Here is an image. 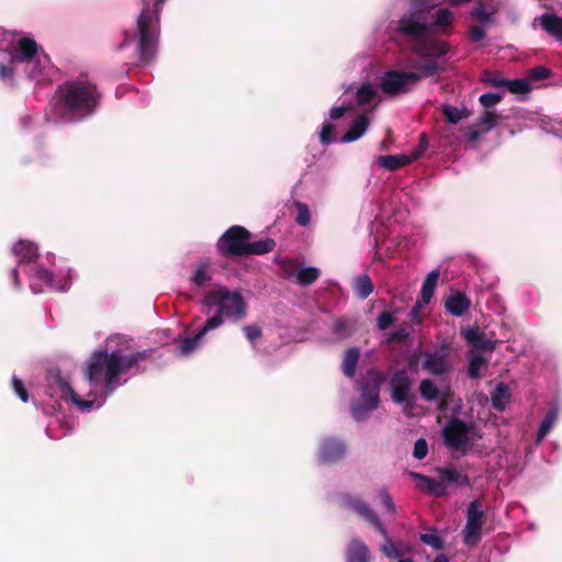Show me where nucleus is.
Instances as JSON below:
<instances>
[{"instance_id": "nucleus-1", "label": "nucleus", "mask_w": 562, "mask_h": 562, "mask_svg": "<svg viewBox=\"0 0 562 562\" xmlns=\"http://www.w3.org/2000/svg\"><path fill=\"white\" fill-rule=\"evenodd\" d=\"M150 353L151 349L136 350L128 336L111 335L86 362L85 380L77 391L52 372L45 378V394L55 401H69L82 413L99 409L119 386L143 372L142 363Z\"/></svg>"}, {"instance_id": "nucleus-2", "label": "nucleus", "mask_w": 562, "mask_h": 562, "mask_svg": "<svg viewBox=\"0 0 562 562\" xmlns=\"http://www.w3.org/2000/svg\"><path fill=\"white\" fill-rule=\"evenodd\" d=\"M449 52L450 45L443 40L416 43L411 57L398 61L396 68L382 72L378 80V88L392 99L412 93L423 80L446 70V55Z\"/></svg>"}, {"instance_id": "nucleus-3", "label": "nucleus", "mask_w": 562, "mask_h": 562, "mask_svg": "<svg viewBox=\"0 0 562 562\" xmlns=\"http://www.w3.org/2000/svg\"><path fill=\"white\" fill-rule=\"evenodd\" d=\"M7 43L0 50L7 53L9 61H0V80L8 87L16 86V78L23 72L26 79L37 85L52 81L50 60L40 49L35 40L22 32L0 30V44Z\"/></svg>"}, {"instance_id": "nucleus-4", "label": "nucleus", "mask_w": 562, "mask_h": 562, "mask_svg": "<svg viewBox=\"0 0 562 562\" xmlns=\"http://www.w3.org/2000/svg\"><path fill=\"white\" fill-rule=\"evenodd\" d=\"M201 305L205 323L194 336L186 337L179 346L181 356H189L203 345L205 335L225 323H238L247 316L248 304L239 289L218 285L205 293Z\"/></svg>"}, {"instance_id": "nucleus-5", "label": "nucleus", "mask_w": 562, "mask_h": 562, "mask_svg": "<svg viewBox=\"0 0 562 562\" xmlns=\"http://www.w3.org/2000/svg\"><path fill=\"white\" fill-rule=\"evenodd\" d=\"M102 92L86 77L59 85L52 97L47 119L54 123H78L92 117L100 108Z\"/></svg>"}, {"instance_id": "nucleus-6", "label": "nucleus", "mask_w": 562, "mask_h": 562, "mask_svg": "<svg viewBox=\"0 0 562 562\" xmlns=\"http://www.w3.org/2000/svg\"><path fill=\"white\" fill-rule=\"evenodd\" d=\"M12 252L18 260V265L11 269V279L13 286L21 289L22 283L19 272L22 270L29 279L30 289L34 294H40L44 288H49L58 292H67L75 279L70 268L59 269L52 272L44 268L40 262L42 257L38 254L37 246L30 240L21 239L12 246Z\"/></svg>"}, {"instance_id": "nucleus-7", "label": "nucleus", "mask_w": 562, "mask_h": 562, "mask_svg": "<svg viewBox=\"0 0 562 562\" xmlns=\"http://www.w3.org/2000/svg\"><path fill=\"white\" fill-rule=\"evenodd\" d=\"M166 1L140 0L142 9L135 25L124 31V41L120 48L135 45L142 65L149 64L156 56L160 34V14Z\"/></svg>"}, {"instance_id": "nucleus-8", "label": "nucleus", "mask_w": 562, "mask_h": 562, "mask_svg": "<svg viewBox=\"0 0 562 562\" xmlns=\"http://www.w3.org/2000/svg\"><path fill=\"white\" fill-rule=\"evenodd\" d=\"M440 0H411L408 10L387 25L390 34H398L412 42V47L419 42L439 40L430 37V18L428 9H435Z\"/></svg>"}, {"instance_id": "nucleus-9", "label": "nucleus", "mask_w": 562, "mask_h": 562, "mask_svg": "<svg viewBox=\"0 0 562 562\" xmlns=\"http://www.w3.org/2000/svg\"><path fill=\"white\" fill-rule=\"evenodd\" d=\"M345 504L353 509L360 517L369 521L373 525L376 531L383 537L384 542L381 544V552L390 560H395L403 558L406 553L412 551V547L404 541H393L389 532L381 521L376 513L363 501L360 498H355L351 496L345 497Z\"/></svg>"}, {"instance_id": "nucleus-10", "label": "nucleus", "mask_w": 562, "mask_h": 562, "mask_svg": "<svg viewBox=\"0 0 562 562\" xmlns=\"http://www.w3.org/2000/svg\"><path fill=\"white\" fill-rule=\"evenodd\" d=\"M446 447L462 454L472 451L474 445L482 438L473 423H467L458 417H451L441 429Z\"/></svg>"}, {"instance_id": "nucleus-11", "label": "nucleus", "mask_w": 562, "mask_h": 562, "mask_svg": "<svg viewBox=\"0 0 562 562\" xmlns=\"http://www.w3.org/2000/svg\"><path fill=\"white\" fill-rule=\"evenodd\" d=\"M381 375L374 371L368 373L364 381L360 383V397L351 404L350 412L352 418L358 422H364L380 403Z\"/></svg>"}, {"instance_id": "nucleus-12", "label": "nucleus", "mask_w": 562, "mask_h": 562, "mask_svg": "<svg viewBox=\"0 0 562 562\" xmlns=\"http://www.w3.org/2000/svg\"><path fill=\"white\" fill-rule=\"evenodd\" d=\"M250 233L243 226H232L217 240V250L227 257L245 256Z\"/></svg>"}, {"instance_id": "nucleus-13", "label": "nucleus", "mask_w": 562, "mask_h": 562, "mask_svg": "<svg viewBox=\"0 0 562 562\" xmlns=\"http://www.w3.org/2000/svg\"><path fill=\"white\" fill-rule=\"evenodd\" d=\"M483 509L479 501H472L467 508V522L462 530L463 543L475 547L482 539Z\"/></svg>"}, {"instance_id": "nucleus-14", "label": "nucleus", "mask_w": 562, "mask_h": 562, "mask_svg": "<svg viewBox=\"0 0 562 562\" xmlns=\"http://www.w3.org/2000/svg\"><path fill=\"white\" fill-rule=\"evenodd\" d=\"M422 368L434 375L447 373L451 368L449 352L446 347L437 350H426L422 353Z\"/></svg>"}, {"instance_id": "nucleus-15", "label": "nucleus", "mask_w": 562, "mask_h": 562, "mask_svg": "<svg viewBox=\"0 0 562 562\" xmlns=\"http://www.w3.org/2000/svg\"><path fill=\"white\" fill-rule=\"evenodd\" d=\"M387 382L392 400L397 404H406L412 389L408 373L404 369L392 371L387 376Z\"/></svg>"}, {"instance_id": "nucleus-16", "label": "nucleus", "mask_w": 562, "mask_h": 562, "mask_svg": "<svg viewBox=\"0 0 562 562\" xmlns=\"http://www.w3.org/2000/svg\"><path fill=\"white\" fill-rule=\"evenodd\" d=\"M346 451L342 440L328 437L321 442L317 460L322 464L335 463L345 457Z\"/></svg>"}, {"instance_id": "nucleus-17", "label": "nucleus", "mask_w": 562, "mask_h": 562, "mask_svg": "<svg viewBox=\"0 0 562 562\" xmlns=\"http://www.w3.org/2000/svg\"><path fill=\"white\" fill-rule=\"evenodd\" d=\"M536 23L554 41L562 44V15L557 13L544 12L539 15L532 23V27H536Z\"/></svg>"}, {"instance_id": "nucleus-18", "label": "nucleus", "mask_w": 562, "mask_h": 562, "mask_svg": "<svg viewBox=\"0 0 562 562\" xmlns=\"http://www.w3.org/2000/svg\"><path fill=\"white\" fill-rule=\"evenodd\" d=\"M356 103L363 111H372L380 102L376 88L371 83H363L355 92Z\"/></svg>"}, {"instance_id": "nucleus-19", "label": "nucleus", "mask_w": 562, "mask_h": 562, "mask_svg": "<svg viewBox=\"0 0 562 562\" xmlns=\"http://www.w3.org/2000/svg\"><path fill=\"white\" fill-rule=\"evenodd\" d=\"M471 307V300L465 293L457 291L447 296L445 301V308L449 314L456 317H461Z\"/></svg>"}, {"instance_id": "nucleus-20", "label": "nucleus", "mask_w": 562, "mask_h": 562, "mask_svg": "<svg viewBox=\"0 0 562 562\" xmlns=\"http://www.w3.org/2000/svg\"><path fill=\"white\" fill-rule=\"evenodd\" d=\"M420 157V153H412L411 155H383L376 158V164L383 169L393 171L404 167Z\"/></svg>"}, {"instance_id": "nucleus-21", "label": "nucleus", "mask_w": 562, "mask_h": 562, "mask_svg": "<svg viewBox=\"0 0 562 562\" xmlns=\"http://www.w3.org/2000/svg\"><path fill=\"white\" fill-rule=\"evenodd\" d=\"M560 414V407L558 404H552L543 418L540 422L538 431L535 438V445L539 446L547 435L551 431V429L555 426Z\"/></svg>"}, {"instance_id": "nucleus-22", "label": "nucleus", "mask_w": 562, "mask_h": 562, "mask_svg": "<svg viewBox=\"0 0 562 562\" xmlns=\"http://www.w3.org/2000/svg\"><path fill=\"white\" fill-rule=\"evenodd\" d=\"M369 119L364 114H360L349 125L344 136L340 138L341 143H352L358 140L368 130Z\"/></svg>"}, {"instance_id": "nucleus-23", "label": "nucleus", "mask_w": 562, "mask_h": 562, "mask_svg": "<svg viewBox=\"0 0 562 562\" xmlns=\"http://www.w3.org/2000/svg\"><path fill=\"white\" fill-rule=\"evenodd\" d=\"M467 342L472 347V350L477 352L483 350H493V342L486 336L479 331L476 328H468L463 331Z\"/></svg>"}, {"instance_id": "nucleus-24", "label": "nucleus", "mask_w": 562, "mask_h": 562, "mask_svg": "<svg viewBox=\"0 0 562 562\" xmlns=\"http://www.w3.org/2000/svg\"><path fill=\"white\" fill-rule=\"evenodd\" d=\"M411 475L414 479L415 485L420 491L427 492L435 496H442L445 494V486L435 479L415 472H412Z\"/></svg>"}, {"instance_id": "nucleus-25", "label": "nucleus", "mask_w": 562, "mask_h": 562, "mask_svg": "<svg viewBox=\"0 0 562 562\" xmlns=\"http://www.w3.org/2000/svg\"><path fill=\"white\" fill-rule=\"evenodd\" d=\"M213 278V269L209 261L200 263L193 272L190 282L192 290H199L209 285Z\"/></svg>"}, {"instance_id": "nucleus-26", "label": "nucleus", "mask_w": 562, "mask_h": 562, "mask_svg": "<svg viewBox=\"0 0 562 562\" xmlns=\"http://www.w3.org/2000/svg\"><path fill=\"white\" fill-rule=\"evenodd\" d=\"M439 277H440V272L438 269H434L427 274V277L425 278L423 285H422V290H420V294H419V299H418L419 304L426 305L430 302V300L432 299V296L435 294Z\"/></svg>"}, {"instance_id": "nucleus-27", "label": "nucleus", "mask_w": 562, "mask_h": 562, "mask_svg": "<svg viewBox=\"0 0 562 562\" xmlns=\"http://www.w3.org/2000/svg\"><path fill=\"white\" fill-rule=\"evenodd\" d=\"M369 548L360 539H352L346 552L347 562H370Z\"/></svg>"}, {"instance_id": "nucleus-28", "label": "nucleus", "mask_w": 562, "mask_h": 562, "mask_svg": "<svg viewBox=\"0 0 562 562\" xmlns=\"http://www.w3.org/2000/svg\"><path fill=\"white\" fill-rule=\"evenodd\" d=\"M438 475L440 479L439 483L442 485L456 483L460 486H467L470 484V480L467 474H462L451 467L438 469Z\"/></svg>"}, {"instance_id": "nucleus-29", "label": "nucleus", "mask_w": 562, "mask_h": 562, "mask_svg": "<svg viewBox=\"0 0 562 562\" xmlns=\"http://www.w3.org/2000/svg\"><path fill=\"white\" fill-rule=\"evenodd\" d=\"M355 322L346 316L336 318L331 325V333L337 340H345L353 334Z\"/></svg>"}, {"instance_id": "nucleus-30", "label": "nucleus", "mask_w": 562, "mask_h": 562, "mask_svg": "<svg viewBox=\"0 0 562 562\" xmlns=\"http://www.w3.org/2000/svg\"><path fill=\"white\" fill-rule=\"evenodd\" d=\"M360 358V348L358 347H351L346 350L342 363H341V370L344 374L348 378H353L356 374V369L359 362Z\"/></svg>"}, {"instance_id": "nucleus-31", "label": "nucleus", "mask_w": 562, "mask_h": 562, "mask_svg": "<svg viewBox=\"0 0 562 562\" xmlns=\"http://www.w3.org/2000/svg\"><path fill=\"white\" fill-rule=\"evenodd\" d=\"M486 358L481 352L471 350L469 353V367L468 375L471 379H480L482 376V370L486 366Z\"/></svg>"}, {"instance_id": "nucleus-32", "label": "nucleus", "mask_w": 562, "mask_h": 562, "mask_svg": "<svg viewBox=\"0 0 562 562\" xmlns=\"http://www.w3.org/2000/svg\"><path fill=\"white\" fill-rule=\"evenodd\" d=\"M434 9H428V16L430 18V34L435 27H443L451 24L453 16L449 9H439L437 12H432Z\"/></svg>"}, {"instance_id": "nucleus-33", "label": "nucleus", "mask_w": 562, "mask_h": 562, "mask_svg": "<svg viewBox=\"0 0 562 562\" xmlns=\"http://www.w3.org/2000/svg\"><path fill=\"white\" fill-rule=\"evenodd\" d=\"M276 241L272 238H265L250 243L247 239L245 256L265 255L273 250Z\"/></svg>"}, {"instance_id": "nucleus-34", "label": "nucleus", "mask_w": 562, "mask_h": 562, "mask_svg": "<svg viewBox=\"0 0 562 562\" xmlns=\"http://www.w3.org/2000/svg\"><path fill=\"white\" fill-rule=\"evenodd\" d=\"M509 397L508 386L501 382L496 385L495 390L491 393L492 406L499 412L506 407Z\"/></svg>"}, {"instance_id": "nucleus-35", "label": "nucleus", "mask_w": 562, "mask_h": 562, "mask_svg": "<svg viewBox=\"0 0 562 562\" xmlns=\"http://www.w3.org/2000/svg\"><path fill=\"white\" fill-rule=\"evenodd\" d=\"M321 276V271L316 267H299L295 273L296 282L302 286L314 283Z\"/></svg>"}, {"instance_id": "nucleus-36", "label": "nucleus", "mask_w": 562, "mask_h": 562, "mask_svg": "<svg viewBox=\"0 0 562 562\" xmlns=\"http://www.w3.org/2000/svg\"><path fill=\"white\" fill-rule=\"evenodd\" d=\"M353 290L356 295L364 300L373 292V284L367 273H362L353 279Z\"/></svg>"}, {"instance_id": "nucleus-37", "label": "nucleus", "mask_w": 562, "mask_h": 562, "mask_svg": "<svg viewBox=\"0 0 562 562\" xmlns=\"http://www.w3.org/2000/svg\"><path fill=\"white\" fill-rule=\"evenodd\" d=\"M419 394L427 402H435L440 396V390L431 379H424L419 383Z\"/></svg>"}, {"instance_id": "nucleus-38", "label": "nucleus", "mask_w": 562, "mask_h": 562, "mask_svg": "<svg viewBox=\"0 0 562 562\" xmlns=\"http://www.w3.org/2000/svg\"><path fill=\"white\" fill-rule=\"evenodd\" d=\"M311 193L318 196L328 186V180L323 175H310L306 179Z\"/></svg>"}, {"instance_id": "nucleus-39", "label": "nucleus", "mask_w": 562, "mask_h": 562, "mask_svg": "<svg viewBox=\"0 0 562 562\" xmlns=\"http://www.w3.org/2000/svg\"><path fill=\"white\" fill-rule=\"evenodd\" d=\"M294 207L296 210V217H295L296 224L302 227L308 226L312 221V214H311L308 205L306 203L296 201V202H294Z\"/></svg>"}, {"instance_id": "nucleus-40", "label": "nucleus", "mask_w": 562, "mask_h": 562, "mask_svg": "<svg viewBox=\"0 0 562 562\" xmlns=\"http://www.w3.org/2000/svg\"><path fill=\"white\" fill-rule=\"evenodd\" d=\"M505 87L509 92L516 94H524L530 91L531 87L528 79L518 78L514 80H506Z\"/></svg>"}, {"instance_id": "nucleus-41", "label": "nucleus", "mask_w": 562, "mask_h": 562, "mask_svg": "<svg viewBox=\"0 0 562 562\" xmlns=\"http://www.w3.org/2000/svg\"><path fill=\"white\" fill-rule=\"evenodd\" d=\"M442 111H443V114H445L447 121L450 124H457L463 117L467 116V110L465 109H460V108H457V106H453V105H449V104L445 105Z\"/></svg>"}, {"instance_id": "nucleus-42", "label": "nucleus", "mask_w": 562, "mask_h": 562, "mask_svg": "<svg viewBox=\"0 0 562 562\" xmlns=\"http://www.w3.org/2000/svg\"><path fill=\"white\" fill-rule=\"evenodd\" d=\"M336 126L329 121H325L319 131V142L324 146H328L334 142Z\"/></svg>"}, {"instance_id": "nucleus-43", "label": "nucleus", "mask_w": 562, "mask_h": 562, "mask_svg": "<svg viewBox=\"0 0 562 562\" xmlns=\"http://www.w3.org/2000/svg\"><path fill=\"white\" fill-rule=\"evenodd\" d=\"M498 119L499 116L496 113L486 110L481 115L477 125L482 127L485 132H488L496 126Z\"/></svg>"}, {"instance_id": "nucleus-44", "label": "nucleus", "mask_w": 562, "mask_h": 562, "mask_svg": "<svg viewBox=\"0 0 562 562\" xmlns=\"http://www.w3.org/2000/svg\"><path fill=\"white\" fill-rule=\"evenodd\" d=\"M503 99V94L502 93H494V92H486V93H483L481 97H480V103L481 105L488 110V109H492L494 108L497 103H499Z\"/></svg>"}, {"instance_id": "nucleus-45", "label": "nucleus", "mask_w": 562, "mask_h": 562, "mask_svg": "<svg viewBox=\"0 0 562 562\" xmlns=\"http://www.w3.org/2000/svg\"><path fill=\"white\" fill-rule=\"evenodd\" d=\"M419 539L423 543L436 550L443 548V540L437 533H420Z\"/></svg>"}, {"instance_id": "nucleus-46", "label": "nucleus", "mask_w": 562, "mask_h": 562, "mask_svg": "<svg viewBox=\"0 0 562 562\" xmlns=\"http://www.w3.org/2000/svg\"><path fill=\"white\" fill-rule=\"evenodd\" d=\"M379 497L381 498V503L386 513L394 515L396 513V506L392 501L391 495L389 494L386 488H381L379 491Z\"/></svg>"}, {"instance_id": "nucleus-47", "label": "nucleus", "mask_w": 562, "mask_h": 562, "mask_svg": "<svg viewBox=\"0 0 562 562\" xmlns=\"http://www.w3.org/2000/svg\"><path fill=\"white\" fill-rule=\"evenodd\" d=\"M12 387L16 396L22 402L26 403L29 401L27 390L25 389L24 383L16 375H13L12 378Z\"/></svg>"}, {"instance_id": "nucleus-48", "label": "nucleus", "mask_w": 562, "mask_h": 562, "mask_svg": "<svg viewBox=\"0 0 562 562\" xmlns=\"http://www.w3.org/2000/svg\"><path fill=\"white\" fill-rule=\"evenodd\" d=\"M395 322L392 312H382L376 318V326L380 330H386Z\"/></svg>"}, {"instance_id": "nucleus-49", "label": "nucleus", "mask_w": 562, "mask_h": 562, "mask_svg": "<svg viewBox=\"0 0 562 562\" xmlns=\"http://www.w3.org/2000/svg\"><path fill=\"white\" fill-rule=\"evenodd\" d=\"M243 331L249 342L255 344L262 336V330L258 325H245Z\"/></svg>"}, {"instance_id": "nucleus-50", "label": "nucleus", "mask_w": 562, "mask_h": 562, "mask_svg": "<svg viewBox=\"0 0 562 562\" xmlns=\"http://www.w3.org/2000/svg\"><path fill=\"white\" fill-rule=\"evenodd\" d=\"M427 453H428V443H427L426 439H424V438L417 439L414 445L413 456L416 459L422 460L427 456Z\"/></svg>"}, {"instance_id": "nucleus-51", "label": "nucleus", "mask_w": 562, "mask_h": 562, "mask_svg": "<svg viewBox=\"0 0 562 562\" xmlns=\"http://www.w3.org/2000/svg\"><path fill=\"white\" fill-rule=\"evenodd\" d=\"M472 16L474 19H476L477 21H480L481 23H490L493 21V13L492 12H487L483 5H480L477 8H475L473 11H472Z\"/></svg>"}, {"instance_id": "nucleus-52", "label": "nucleus", "mask_w": 562, "mask_h": 562, "mask_svg": "<svg viewBox=\"0 0 562 562\" xmlns=\"http://www.w3.org/2000/svg\"><path fill=\"white\" fill-rule=\"evenodd\" d=\"M550 76V70L544 66H537L530 69L529 78L533 81L547 79Z\"/></svg>"}, {"instance_id": "nucleus-53", "label": "nucleus", "mask_w": 562, "mask_h": 562, "mask_svg": "<svg viewBox=\"0 0 562 562\" xmlns=\"http://www.w3.org/2000/svg\"><path fill=\"white\" fill-rule=\"evenodd\" d=\"M485 36L486 31L483 25H472L469 30V37L473 43L482 41Z\"/></svg>"}, {"instance_id": "nucleus-54", "label": "nucleus", "mask_w": 562, "mask_h": 562, "mask_svg": "<svg viewBox=\"0 0 562 562\" xmlns=\"http://www.w3.org/2000/svg\"><path fill=\"white\" fill-rule=\"evenodd\" d=\"M411 337V331L406 327H400L389 335V341H406Z\"/></svg>"}, {"instance_id": "nucleus-55", "label": "nucleus", "mask_w": 562, "mask_h": 562, "mask_svg": "<svg viewBox=\"0 0 562 562\" xmlns=\"http://www.w3.org/2000/svg\"><path fill=\"white\" fill-rule=\"evenodd\" d=\"M482 80L492 87L501 88V87H505L504 82H506L507 79H499L493 72L485 71Z\"/></svg>"}, {"instance_id": "nucleus-56", "label": "nucleus", "mask_w": 562, "mask_h": 562, "mask_svg": "<svg viewBox=\"0 0 562 562\" xmlns=\"http://www.w3.org/2000/svg\"><path fill=\"white\" fill-rule=\"evenodd\" d=\"M350 110V105H339V106H334L330 109L329 111V120H338L340 117H342L346 112H348Z\"/></svg>"}, {"instance_id": "nucleus-57", "label": "nucleus", "mask_w": 562, "mask_h": 562, "mask_svg": "<svg viewBox=\"0 0 562 562\" xmlns=\"http://www.w3.org/2000/svg\"><path fill=\"white\" fill-rule=\"evenodd\" d=\"M297 265L295 262H284L282 266L283 274L286 279H295V273L297 271Z\"/></svg>"}, {"instance_id": "nucleus-58", "label": "nucleus", "mask_w": 562, "mask_h": 562, "mask_svg": "<svg viewBox=\"0 0 562 562\" xmlns=\"http://www.w3.org/2000/svg\"><path fill=\"white\" fill-rule=\"evenodd\" d=\"M428 142L425 134H422L419 137V145L418 148L415 149L413 153H420V155L427 149Z\"/></svg>"}, {"instance_id": "nucleus-59", "label": "nucleus", "mask_w": 562, "mask_h": 562, "mask_svg": "<svg viewBox=\"0 0 562 562\" xmlns=\"http://www.w3.org/2000/svg\"><path fill=\"white\" fill-rule=\"evenodd\" d=\"M465 136L467 138L470 140V142H475L476 139H479L480 137V133L475 130H470L465 133Z\"/></svg>"}, {"instance_id": "nucleus-60", "label": "nucleus", "mask_w": 562, "mask_h": 562, "mask_svg": "<svg viewBox=\"0 0 562 562\" xmlns=\"http://www.w3.org/2000/svg\"><path fill=\"white\" fill-rule=\"evenodd\" d=\"M434 562H449L448 558L446 554H438L436 555Z\"/></svg>"}, {"instance_id": "nucleus-61", "label": "nucleus", "mask_w": 562, "mask_h": 562, "mask_svg": "<svg viewBox=\"0 0 562 562\" xmlns=\"http://www.w3.org/2000/svg\"><path fill=\"white\" fill-rule=\"evenodd\" d=\"M46 434H47V436L49 438H53V439L58 438V436L52 434V426L50 425L46 427Z\"/></svg>"}, {"instance_id": "nucleus-62", "label": "nucleus", "mask_w": 562, "mask_h": 562, "mask_svg": "<svg viewBox=\"0 0 562 562\" xmlns=\"http://www.w3.org/2000/svg\"><path fill=\"white\" fill-rule=\"evenodd\" d=\"M31 121V117L30 116H25L21 120V123L24 127L27 126L29 122Z\"/></svg>"}, {"instance_id": "nucleus-63", "label": "nucleus", "mask_w": 562, "mask_h": 562, "mask_svg": "<svg viewBox=\"0 0 562 562\" xmlns=\"http://www.w3.org/2000/svg\"><path fill=\"white\" fill-rule=\"evenodd\" d=\"M470 0H450L451 4L457 5L459 3L469 2Z\"/></svg>"}, {"instance_id": "nucleus-64", "label": "nucleus", "mask_w": 562, "mask_h": 562, "mask_svg": "<svg viewBox=\"0 0 562 562\" xmlns=\"http://www.w3.org/2000/svg\"><path fill=\"white\" fill-rule=\"evenodd\" d=\"M397 562H414L412 558H400Z\"/></svg>"}]
</instances>
